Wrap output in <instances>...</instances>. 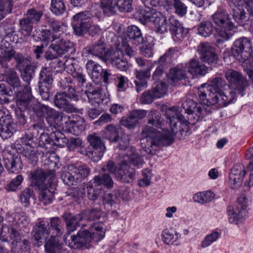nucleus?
<instances>
[{
	"instance_id": "1",
	"label": "nucleus",
	"mask_w": 253,
	"mask_h": 253,
	"mask_svg": "<svg viewBox=\"0 0 253 253\" xmlns=\"http://www.w3.org/2000/svg\"><path fill=\"white\" fill-rule=\"evenodd\" d=\"M182 102L181 106L186 115L181 114L177 107H171L165 110V115L169 120L171 131L168 129L158 130L149 125L144 126L141 144L147 153L154 154L159 147L171 144L177 131V123L194 125L203 118L204 111L200 105L191 99H183Z\"/></svg>"
},
{
	"instance_id": "2",
	"label": "nucleus",
	"mask_w": 253,
	"mask_h": 253,
	"mask_svg": "<svg viewBox=\"0 0 253 253\" xmlns=\"http://www.w3.org/2000/svg\"><path fill=\"white\" fill-rule=\"evenodd\" d=\"M198 95L201 103L211 106L218 104L226 106L235 98V93L227 86L224 79L221 77L213 79L210 84H204L199 88Z\"/></svg>"
},
{
	"instance_id": "3",
	"label": "nucleus",
	"mask_w": 253,
	"mask_h": 253,
	"mask_svg": "<svg viewBox=\"0 0 253 253\" xmlns=\"http://www.w3.org/2000/svg\"><path fill=\"white\" fill-rule=\"evenodd\" d=\"M32 178L40 190L39 200L44 205L50 204L53 199L55 190L54 171L38 170L32 174Z\"/></svg>"
},
{
	"instance_id": "4",
	"label": "nucleus",
	"mask_w": 253,
	"mask_h": 253,
	"mask_svg": "<svg viewBox=\"0 0 253 253\" xmlns=\"http://www.w3.org/2000/svg\"><path fill=\"white\" fill-rule=\"evenodd\" d=\"M16 104L20 109H27L33 111L38 117L46 115L50 107L40 103L32 95L31 88L28 85L25 86L23 92H19L16 95Z\"/></svg>"
},
{
	"instance_id": "5",
	"label": "nucleus",
	"mask_w": 253,
	"mask_h": 253,
	"mask_svg": "<svg viewBox=\"0 0 253 253\" xmlns=\"http://www.w3.org/2000/svg\"><path fill=\"white\" fill-rule=\"evenodd\" d=\"M213 22L217 26V41L222 42L229 40L234 35L235 25L225 10H219L212 16Z\"/></svg>"
},
{
	"instance_id": "6",
	"label": "nucleus",
	"mask_w": 253,
	"mask_h": 253,
	"mask_svg": "<svg viewBox=\"0 0 253 253\" xmlns=\"http://www.w3.org/2000/svg\"><path fill=\"white\" fill-rule=\"evenodd\" d=\"M92 15L89 11L79 12L73 16L72 24L74 32L78 36H82L86 32L92 36L98 35L100 32L99 27L92 24Z\"/></svg>"
},
{
	"instance_id": "7",
	"label": "nucleus",
	"mask_w": 253,
	"mask_h": 253,
	"mask_svg": "<svg viewBox=\"0 0 253 253\" xmlns=\"http://www.w3.org/2000/svg\"><path fill=\"white\" fill-rule=\"evenodd\" d=\"M51 236L44 245L45 253H63V244L60 243L54 236H60L63 233V225L58 217L50 219Z\"/></svg>"
},
{
	"instance_id": "8",
	"label": "nucleus",
	"mask_w": 253,
	"mask_h": 253,
	"mask_svg": "<svg viewBox=\"0 0 253 253\" xmlns=\"http://www.w3.org/2000/svg\"><path fill=\"white\" fill-rule=\"evenodd\" d=\"M140 17L147 22H152L157 32L162 34L168 30V25L166 17L161 12L156 11L155 9L146 11L141 9L139 11Z\"/></svg>"
},
{
	"instance_id": "9",
	"label": "nucleus",
	"mask_w": 253,
	"mask_h": 253,
	"mask_svg": "<svg viewBox=\"0 0 253 253\" xmlns=\"http://www.w3.org/2000/svg\"><path fill=\"white\" fill-rule=\"evenodd\" d=\"M253 52L252 42L246 37H242L236 40L232 48L233 55L239 62L246 61L252 55Z\"/></svg>"
},
{
	"instance_id": "10",
	"label": "nucleus",
	"mask_w": 253,
	"mask_h": 253,
	"mask_svg": "<svg viewBox=\"0 0 253 253\" xmlns=\"http://www.w3.org/2000/svg\"><path fill=\"white\" fill-rule=\"evenodd\" d=\"M73 49V43L65 40L63 36L58 35L49 47V50L45 54L47 59H53L58 56L64 54L70 50Z\"/></svg>"
},
{
	"instance_id": "11",
	"label": "nucleus",
	"mask_w": 253,
	"mask_h": 253,
	"mask_svg": "<svg viewBox=\"0 0 253 253\" xmlns=\"http://www.w3.org/2000/svg\"><path fill=\"white\" fill-rule=\"evenodd\" d=\"M246 198L242 196L234 206H228L227 210L228 221L230 223L238 224L243 222L246 216Z\"/></svg>"
},
{
	"instance_id": "12",
	"label": "nucleus",
	"mask_w": 253,
	"mask_h": 253,
	"mask_svg": "<svg viewBox=\"0 0 253 253\" xmlns=\"http://www.w3.org/2000/svg\"><path fill=\"white\" fill-rule=\"evenodd\" d=\"M224 75L230 85L234 88L235 94L238 93L242 96L248 85L246 78L239 72L232 69H229L224 72Z\"/></svg>"
},
{
	"instance_id": "13",
	"label": "nucleus",
	"mask_w": 253,
	"mask_h": 253,
	"mask_svg": "<svg viewBox=\"0 0 253 253\" xmlns=\"http://www.w3.org/2000/svg\"><path fill=\"white\" fill-rule=\"evenodd\" d=\"M85 51L87 54L97 57L105 62L109 60L112 54V50L106 48L105 44L101 39L87 46Z\"/></svg>"
},
{
	"instance_id": "14",
	"label": "nucleus",
	"mask_w": 253,
	"mask_h": 253,
	"mask_svg": "<svg viewBox=\"0 0 253 253\" xmlns=\"http://www.w3.org/2000/svg\"><path fill=\"white\" fill-rule=\"evenodd\" d=\"M198 52L203 62L214 66L217 63L219 58L215 53L214 47L208 42L201 43L198 46Z\"/></svg>"
},
{
	"instance_id": "15",
	"label": "nucleus",
	"mask_w": 253,
	"mask_h": 253,
	"mask_svg": "<svg viewBox=\"0 0 253 253\" xmlns=\"http://www.w3.org/2000/svg\"><path fill=\"white\" fill-rule=\"evenodd\" d=\"M167 85L164 82L157 83L152 89L144 92L140 101L142 104H150L156 98H161L166 93Z\"/></svg>"
},
{
	"instance_id": "16",
	"label": "nucleus",
	"mask_w": 253,
	"mask_h": 253,
	"mask_svg": "<svg viewBox=\"0 0 253 253\" xmlns=\"http://www.w3.org/2000/svg\"><path fill=\"white\" fill-rule=\"evenodd\" d=\"M53 83L52 72L49 69L43 68L39 75V87L41 95L48 97V91Z\"/></svg>"
},
{
	"instance_id": "17",
	"label": "nucleus",
	"mask_w": 253,
	"mask_h": 253,
	"mask_svg": "<svg viewBox=\"0 0 253 253\" xmlns=\"http://www.w3.org/2000/svg\"><path fill=\"white\" fill-rule=\"evenodd\" d=\"M67 91L58 92L54 96V105L66 113H71L78 111V109L68 99Z\"/></svg>"
},
{
	"instance_id": "18",
	"label": "nucleus",
	"mask_w": 253,
	"mask_h": 253,
	"mask_svg": "<svg viewBox=\"0 0 253 253\" xmlns=\"http://www.w3.org/2000/svg\"><path fill=\"white\" fill-rule=\"evenodd\" d=\"M245 174V168L243 165L238 164L234 166L231 169L229 177V182L231 188L236 189L239 187L242 183Z\"/></svg>"
},
{
	"instance_id": "19",
	"label": "nucleus",
	"mask_w": 253,
	"mask_h": 253,
	"mask_svg": "<svg viewBox=\"0 0 253 253\" xmlns=\"http://www.w3.org/2000/svg\"><path fill=\"white\" fill-rule=\"evenodd\" d=\"M4 165L7 170L11 173H17L22 169V163L20 156L8 152L3 154Z\"/></svg>"
},
{
	"instance_id": "20",
	"label": "nucleus",
	"mask_w": 253,
	"mask_h": 253,
	"mask_svg": "<svg viewBox=\"0 0 253 253\" xmlns=\"http://www.w3.org/2000/svg\"><path fill=\"white\" fill-rule=\"evenodd\" d=\"M146 115L145 110H135L130 112L126 117H123L120 124L128 129L134 128L138 123L139 120L144 118Z\"/></svg>"
},
{
	"instance_id": "21",
	"label": "nucleus",
	"mask_w": 253,
	"mask_h": 253,
	"mask_svg": "<svg viewBox=\"0 0 253 253\" xmlns=\"http://www.w3.org/2000/svg\"><path fill=\"white\" fill-rule=\"evenodd\" d=\"M169 29L175 41H182L188 33L187 29L184 28L179 21L173 16L169 18Z\"/></svg>"
},
{
	"instance_id": "22",
	"label": "nucleus",
	"mask_w": 253,
	"mask_h": 253,
	"mask_svg": "<svg viewBox=\"0 0 253 253\" xmlns=\"http://www.w3.org/2000/svg\"><path fill=\"white\" fill-rule=\"evenodd\" d=\"M34 234L33 239L40 242L41 240H45L51 234V230L49 227V223L44 221L38 222L33 229Z\"/></svg>"
},
{
	"instance_id": "23",
	"label": "nucleus",
	"mask_w": 253,
	"mask_h": 253,
	"mask_svg": "<svg viewBox=\"0 0 253 253\" xmlns=\"http://www.w3.org/2000/svg\"><path fill=\"white\" fill-rule=\"evenodd\" d=\"M91 235L87 230L79 231L76 236L72 237V241L77 248L85 247L88 248L93 243Z\"/></svg>"
},
{
	"instance_id": "24",
	"label": "nucleus",
	"mask_w": 253,
	"mask_h": 253,
	"mask_svg": "<svg viewBox=\"0 0 253 253\" xmlns=\"http://www.w3.org/2000/svg\"><path fill=\"white\" fill-rule=\"evenodd\" d=\"M16 125L12 118L2 120L0 122V135L3 139L10 137L16 131Z\"/></svg>"
},
{
	"instance_id": "25",
	"label": "nucleus",
	"mask_w": 253,
	"mask_h": 253,
	"mask_svg": "<svg viewBox=\"0 0 253 253\" xmlns=\"http://www.w3.org/2000/svg\"><path fill=\"white\" fill-rule=\"evenodd\" d=\"M119 173L122 176L121 178H117L119 180L129 183L135 178V170L133 168H130L127 163L124 161H120V171Z\"/></svg>"
},
{
	"instance_id": "26",
	"label": "nucleus",
	"mask_w": 253,
	"mask_h": 253,
	"mask_svg": "<svg viewBox=\"0 0 253 253\" xmlns=\"http://www.w3.org/2000/svg\"><path fill=\"white\" fill-rule=\"evenodd\" d=\"M88 231L93 242L97 243L104 238L106 228L102 222H96L90 226Z\"/></svg>"
},
{
	"instance_id": "27",
	"label": "nucleus",
	"mask_w": 253,
	"mask_h": 253,
	"mask_svg": "<svg viewBox=\"0 0 253 253\" xmlns=\"http://www.w3.org/2000/svg\"><path fill=\"white\" fill-rule=\"evenodd\" d=\"M86 90L84 91L88 98L89 102L93 104H99L104 99V96L101 93V89L99 88H94L91 84H86Z\"/></svg>"
},
{
	"instance_id": "28",
	"label": "nucleus",
	"mask_w": 253,
	"mask_h": 253,
	"mask_svg": "<svg viewBox=\"0 0 253 253\" xmlns=\"http://www.w3.org/2000/svg\"><path fill=\"white\" fill-rule=\"evenodd\" d=\"M63 217L66 222L68 234H71L76 230L77 228L79 226L80 223L84 219L83 214H79L73 216L70 213H67L64 215Z\"/></svg>"
},
{
	"instance_id": "29",
	"label": "nucleus",
	"mask_w": 253,
	"mask_h": 253,
	"mask_svg": "<svg viewBox=\"0 0 253 253\" xmlns=\"http://www.w3.org/2000/svg\"><path fill=\"white\" fill-rule=\"evenodd\" d=\"M188 71L192 75H205L208 71V68L200 63L199 60L192 59L187 64Z\"/></svg>"
},
{
	"instance_id": "30",
	"label": "nucleus",
	"mask_w": 253,
	"mask_h": 253,
	"mask_svg": "<svg viewBox=\"0 0 253 253\" xmlns=\"http://www.w3.org/2000/svg\"><path fill=\"white\" fill-rule=\"evenodd\" d=\"M64 115L58 111L50 108L46 114V120L51 127L55 128L63 125Z\"/></svg>"
},
{
	"instance_id": "31",
	"label": "nucleus",
	"mask_w": 253,
	"mask_h": 253,
	"mask_svg": "<svg viewBox=\"0 0 253 253\" xmlns=\"http://www.w3.org/2000/svg\"><path fill=\"white\" fill-rule=\"evenodd\" d=\"M76 171H77L76 166L75 165H70L68 167V171L62 172L61 177L65 184L76 185L79 182Z\"/></svg>"
},
{
	"instance_id": "32",
	"label": "nucleus",
	"mask_w": 253,
	"mask_h": 253,
	"mask_svg": "<svg viewBox=\"0 0 253 253\" xmlns=\"http://www.w3.org/2000/svg\"><path fill=\"white\" fill-rule=\"evenodd\" d=\"M3 80L5 81L9 85L14 88H20L21 82L16 72L13 69H9L4 71L3 74Z\"/></svg>"
},
{
	"instance_id": "33",
	"label": "nucleus",
	"mask_w": 253,
	"mask_h": 253,
	"mask_svg": "<svg viewBox=\"0 0 253 253\" xmlns=\"http://www.w3.org/2000/svg\"><path fill=\"white\" fill-rule=\"evenodd\" d=\"M126 35L132 44L136 46L143 42V38L140 30L136 26L133 25L127 27Z\"/></svg>"
},
{
	"instance_id": "34",
	"label": "nucleus",
	"mask_w": 253,
	"mask_h": 253,
	"mask_svg": "<svg viewBox=\"0 0 253 253\" xmlns=\"http://www.w3.org/2000/svg\"><path fill=\"white\" fill-rule=\"evenodd\" d=\"M120 161H124L129 163L133 166L139 169L141 168L144 164V161L142 157L137 153L132 152L129 155L122 154L119 157Z\"/></svg>"
},
{
	"instance_id": "35",
	"label": "nucleus",
	"mask_w": 253,
	"mask_h": 253,
	"mask_svg": "<svg viewBox=\"0 0 253 253\" xmlns=\"http://www.w3.org/2000/svg\"><path fill=\"white\" fill-rule=\"evenodd\" d=\"M85 68L88 73L90 74L93 81L98 82L102 75V69L101 67L92 60H89L86 64Z\"/></svg>"
},
{
	"instance_id": "36",
	"label": "nucleus",
	"mask_w": 253,
	"mask_h": 253,
	"mask_svg": "<svg viewBox=\"0 0 253 253\" xmlns=\"http://www.w3.org/2000/svg\"><path fill=\"white\" fill-rule=\"evenodd\" d=\"M9 235L10 238L13 240V242H18L22 240L21 235L17 230L13 228L10 229L9 227L7 226H2L0 233V240L6 242Z\"/></svg>"
},
{
	"instance_id": "37",
	"label": "nucleus",
	"mask_w": 253,
	"mask_h": 253,
	"mask_svg": "<svg viewBox=\"0 0 253 253\" xmlns=\"http://www.w3.org/2000/svg\"><path fill=\"white\" fill-rule=\"evenodd\" d=\"M169 82L173 85L179 80L187 78L186 73L181 68L179 67H173L169 70L168 75Z\"/></svg>"
},
{
	"instance_id": "38",
	"label": "nucleus",
	"mask_w": 253,
	"mask_h": 253,
	"mask_svg": "<svg viewBox=\"0 0 253 253\" xmlns=\"http://www.w3.org/2000/svg\"><path fill=\"white\" fill-rule=\"evenodd\" d=\"M93 184L101 187L102 185L107 188H112L114 181L110 175L107 173H100L95 175L93 179Z\"/></svg>"
},
{
	"instance_id": "39",
	"label": "nucleus",
	"mask_w": 253,
	"mask_h": 253,
	"mask_svg": "<svg viewBox=\"0 0 253 253\" xmlns=\"http://www.w3.org/2000/svg\"><path fill=\"white\" fill-rule=\"evenodd\" d=\"M59 86L64 90L63 91H67L68 98L75 101H78L79 100V95L77 94L74 86L71 84V80L69 81H66V79L62 80L60 82Z\"/></svg>"
},
{
	"instance_id": "40",
	"label": "nucleus",
	"mask_w": 253,
	"mask_h": 253,
	"mask_svg": "<svg viewBox=\"0 0 253 253\" xmlns=\"http://www.w3.org/2000/svg\"><path fill=\"white\" fill-rule=\"evenodd\" d=\"M108 61L111 62L113 66L121 71H126L128 69L127 61L123 59L122 54L120 55L118 51L115 52L113 55H112Z\"/></svg>"
},
{
	"instance_id": "41",
	"label": "nucleus",
	"mask_w": 253,
	"mask_h": 253,
	"mask_svg": "<svg viewBox=\"0 0 253 253\" xmlns=\"http://www.w3.org/2000/svg\"><path fill=\"white\" fill-rule=\"evenodd\" d=\"M162 240L167 244L173 245L181 238V235L173 229H166L162 234Z\"/></svg>"
},
{
	"instance_id": "42",
	"label": "nucleus",
	"mask_w": 253,
	"mask_h": 253,
	"mask_svg": "<svg viewBox=\"0 0 253 253\" xmlns=\"http://www.w3.org/2000/svg\"><path fill=\"white\" fill-rule=\"evenodd\" d=\"M106 150V147H87V157L92 161L97 162L101 160Z\"/></svg>"
},
{
	"instance_id": "43",
	"label": "nucleus",
	"mask_w": 253,
	"mask_h": 253,
	"mask_svg": "<svg viewBox=\"0 0 253 253\" xmlns=\"http://www.w3.org/2000/svg\"><path fill=\"white\" fill-rule=\"evenodd\" d=\"M20 70L21 71L22 79L24 81L26 82L27 84L23 85L22 91H21L20 90L21 89H20L18 92H23L25 86L27 85L30 86V82L32 79L34 75V71L33 69L32 66L31 65V64H28L27 65H25V66H23L20 68Z\"/></svg>"
},
{
	"instance_id": "44",
	"label": "nucleus",
	"mask_w": 253,
	"mask_h": 253,
	"mask_svg": "<svg viewBox=\"0 0 253 253\" xmlns=\"http://www.w3.org/2000/svg\"><path fill=\"white\" fill-rule=\"evenodd\" d=\"M47 24L51 29L53 34H57L60 37L63 36L64 31L66 30V26L64 24L53 18L48 20Z\"/></svg>"
},
{
	"instance_id": "45",
	"label": "nucleus",
	"mask_w": 253,
	"mask_h": 253,
	"mask_svg": "<svg viewBox=\"0 0 253 253\" xmlns=\"http://www.w3.org/2000/svg\"><path fill=\"white\" fill-rule=\"evenodd\" d=\"M10 44L6 42L2 41L1 43V51L0 54V63L2 59L5 61H9L14 56L15 51L9 48Z\"/></svg>"
},
{
	"instance_id": "46",
	"label": "nucleus",
	"mask_w": 253,
	"mask_h": 253,
	"mask_svg": "<svg viewBox=\"0 0 253 253\" xmlns=\"http://www.w3.org/2000/svg\"><path fill=\"white\" fill-rule=\"evenodd\" d=\"M214 197V194L211 191L198 192L193 196L195 202L200 204H205L211 202Z\"/></svg>"
},
{
	"instance_id": "47",
	"label": "nucleus",
	"mask_w": 253,
	"mask_h": 253,
	"mask_svg": "<svg viewBox=\"0 0 253 253\" xmlns=\"http://www.w3.org/2000/svg\"><path fill=\"white\" fill-rule=\"evenodd\" d=\"M101 187L93 184V182L88 183L86 185V190L88 199L92 201L96 200L101 194Z\"/></svg>"
},
{
	"instance_id": "48",
	"label": "nucleus",
	"mask_w": 253,
	"mask_h": 253,
	"mask_svg": "<svg viewBox=\"0 0 253 253\" xmlns=\"http://www.w3.org/2000/svg\"><path fill=\"white\" fill-rule=\"evenodd\" d=\"M12 252L13 253H24L29 250V243L26 239L12 242Z\"/></svg>"
},
{
	"instance_id": "49",
	"label": "nucleus",
	"mask_w": 253,
	"mask_h": 253,
	"mask_svg": "<svg viewBox=\"0 0 253 253\" xmlns=\"http://www.w3.org/2000/svg\"><path fill=\"white\" fill-rule=\"evenodd\" d=\"M101 7L103 12L108 15L114 14L116 11L115 0H101Z\"/></svg>"
},
{
	"instance_id": "50",
	"label": "nucleus",
	"mask_w": 253,
	"mask_h": 253,
	"mask_svg": "<svg viewBox=\"0 0 253 253\" xmlns=\"http://www.w3.org/2000/svg\"><path fill=\"white\" fill-rule=\"evenodd\" d=\"M50 9L55 15H60L65 11L66 7L62 0H51Z\"/></svg>"
},
{
	"instance_id": "51",
	"label": "nucleus",
	"mask_w": 253,
	"mask_h": 253,
	"mask_svg": "<svg viewBox=\"0 0 253 253\" xmlns=\"http://www.w3.org/2000/svg\"><path fill=\"white\" fill-rule=\"evenodd\" d=\"M198 33L204 37H209L213 32V26L210 21H203L198 28Z\"/></svg>"
},
{
	"instance_id": "52",
	"label": "nucleus",
	"mask_w": 253,
	"mask_h": 253,
	"mask_svg": "<svg viewBox=\"0 0 253 253\" xmlns=\"http://www.w3.org/2000/svg\"><path fill=\"white\" fill-rule=\"evenodd\" d=\"M22 154L32 163H36L38 161V150L35 148L27 146L24 148Z\"/></svg>"
},
{
	"instance_id": "53",
	"label": "nucleus",
	"mask_w": 253,
	"mask_h": 253,
	"mask_svg": "<svg viewBox=\"0 0 253 253\" xmlns=\"http://www.w3.org/2000/svg\"><path fill=\"white\" fill-rule=\"evenodd\" d=\"M105 137L113 142H116L118 141L119 132L115 126L109 125L106 127Z\"/></svg>"
},
{
	"instance_id": "54",
	"label": "nucleus",
	"mask_w": 253,
	"mask_h": 253,
	"mask_svg": "<svg viewBox=\"0 0 253 253\" xmlns=\"http://www.w3.org/2000/svg\"><path fill=\"white\" fill-rule=\"evenodd\" d=\"M148 123L158 127L161 126L162 120L160 113L157 111H151L148 114Z\"/></svg>"
},
{
	"instance_id": "55",
	"label": "nucleus",
	"mask_w": 253,
	"mask_h": 253,
	"mask_svg": "<svg viewBox=\"0 0 253 253\" xmlns=\"http://www.w3.org/2000/svg\"><path fill=\"white\" fill-rule=\"evenodd\" d=\"M87 140L89 143V146L106 147L103 140L97 133L89 134L87 137Z\"/></svg>"
},
{
	"instance_id": "56",
	"label": "nucleus",
	"mask_w": 253,
	"mask_h": 253,
	"mask_svg": "<svg viewBox=\"0 0 253 253\" xmlns=\"http://www.w3.org/2000/svg\"><path fill=\"white\" fill-rule=\"evenodd\" d=\"M101 170L103 172L108 171L110 173L114 174L117 179V178L122 177L121 174L119 173L120 171V164H119V167H117L115 163L112 161H109L106 165L102 168Z\"/></svg>"
},
{
	"instance_id": "57",
	"label": "nucleus",
	"mask_w": 253,
	"mask_h": 253,
	"mask_svg": "<svg viewBox=\"0 0 253 253\" xmlns=\"http://www.w3.org/2000/svg\"><path fill=\"white\" fill-rule=\"evenodd\" d=\"M232 16L234 20L240 25H244L247 21L245 11L238 7L233 8Z\"/></svg>"
},
{
	"instance_id": "58",
	"label": "nucleus",
	"mask_w": 253,
	"mask_h": 253,
	"mask_svg": "<svg viewBox=\"0 0 253 253\" xmlns=\"http://www.w3.org/2000/svg\"><path fill=\"white\" fill-rule=\"evenodd\" d=\"M34 196L33 190L32 188H26L22 191L19 195V200L25 207L30 204V199Z\"/></svg>"
},
{
	"instance_id": "59",
	"label": "nucleus",
	"mask_w": 253,
	"mask_h": 253,
	"mask_svg": "<svg viewBox=\"0 0 253 253\" xmlns=\"http://www.w3.org/2000/svg\"><path fill=\"white\" fill-rule=\"evenodd\" d=\"M24 180L23 176L21 175H17L14 178L12 179L10 182L7 184L5 187L8 192L15 191L19 189L22 182Z\"/></svg>"
},
{
	"instance_id": "60",
	"label": "nucleus",
	"mask_w": 253,
	"mask_h": 253,
	"mask_svg": "<svg viewBox=\"0 0 253 253\" xmlns=\"http://www.w3.org/2000/svg\"><path fill=\"white\" fill-rule=\"evenodd\" d=\"M41 129V126L38 124H34L31 126L28 131L31 133V134H28L27 132L26 134L25 137L22 138L23 142H25L26 145H29L30 144L29 141H32L36 134L39 132V129Z\"/></svg>"
},
{
	"instance_id": "61",
	"label": "nucleus",
	"mask_w": 253,
	"mask_h": 253,
	"mask_svg": "<svg viewBox=\"0 0 253 253\" xmlns=\"http://www.w3.org/2000/svg\"><path fill=\"white\" fill-rule=\"evenodd\" d=\"M58 36L57 34H53L49 30L45 29L40 32L39 38L43 42H50L53 43Z\"/></svg>"
},
{
	"instance_id": "62",
	"label": "nucleus",
	"mask_w": 253,
	"mask_h": 253,
	"mask_svg": "<svg viewBox=\"0 0 253 253\" xmlns=\"http://www.w3.org/2000/svg\"><path fill=\"white\" fill-rule=\"evenodd\" d=\"M42 15L43 13L42 11L31 8L27 11L26 18L33 23H38L40 21Z\"/></svg>"
},
{
	"instance_id": "63",
	"label": "nucleus",
	"mask_w": 253,
	"mask_h": 253,
	"mask_svg": "<svg viewBox=\"0 0 253 253\" xmlns=\"http://www.w3.org/2000/svg\"><path fill=\"white\" fill-rule=\"evenodd\" d=\"M219 237V233L217 231H213L207 235L202 241L201 247L203 248L210 246L212 243L217 241Z\"/></svg>"
},
{
	"instance_id": "64",
	"label": "nucleus",
	"mask_w": 253,
	"mask_h": 253,
	"mask_svg": "<svg viewBox=\"0 0 253 253\" xmlns=\"http://www.w3.org/2000/svg\"><path fill=\"white\" fill-rule=\"evenodd\" d=\"M143 178L139 180L138 185L140 187L148 186L150 185V181L152 178L151 170L148 169H144L142 171Z\"/></svg>"
}]
</instances>
